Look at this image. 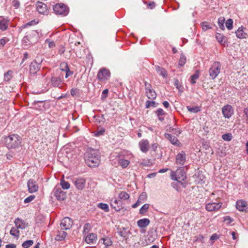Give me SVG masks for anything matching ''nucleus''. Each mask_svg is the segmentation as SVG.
<instances>
[{
	"label": "nucleus",
	"mask_w": 248,
	"mask_h": 248,
	"mask_svg": "<svg viewBox=\"0 0 248 248\" xmlns=\"http://www.w3.org/2000/svg\"><path fill=\"white\" fill-rule=\"evenodd\" d=\"M232 221L233 219L229 216H226L224 218V222H226L227 224H230Z\"/></svg>",
	"instance_id": "obj_55"
},
{
	"label": "nucleus",
	"mask_w": 248,
	"mask_h": 248,
	"mask_svg": "<svg viewBox=\"0 0 248 248\" xmlns=\"http://www.w3.org/2000/svg\"><path fill=\"white\" fill-rule=\"evenodd\" d=\"M14 222L17 229H24L27 226V224L24 220L18 217L15 220Z\"/></svg>",
	"instance_id": "obj_24"
},
{
	"label": "nucleus",
	"mask_w": 248,
	"mask_h": 248,
	"mask_svg": "<svg viewBox=\"0 0 248 248\" xmlns=\"http://www.w3.org/2000/svg\"><path fill=\"white\" fill-rule=\"evenodd\" d=\"M60 185L64 189H68L70 186V184L68 182L65 181L64 180L61 181Z\"/></svg>",
	"instance_id": "obj_48"
},
{
	"label": "nucleus",
	"mask_w": 248,
	"mask_h": 248,
	"mask_svg": "<svg viewBox=\"0 0 248 248\" xmlns=\"http://www.w3.org/2000/svg\"><path fill=\"white\" fill-rule=\"evenodd\" d=\"M16 245L15 244H10L6 245L5 248H16Z\"/></svg>",
	"instance_id": "obj_64"
},
{
	"label": "nucleus",
	"mask_w": 248,
	"mask_h": 248,
	"mask_svg": "<svg viewBox=\"0 0 248 248\" xmlns=\"http://www.w3.org/2000/svg\"><path fill=\"white\" fill-rule=\"evenodd\" d=\"M12 4L15 8L17 9L20 6V2L18 0H13Z\"/></svg>",
	"instance_id": "obj_56"
},
{
	"label": "nucleus",
	"mask_w": 248,
	"mask_h": 248,
	"mask_svg": "<svg viewBox=\"0 0 248 248\" xmlns=\"http://www.w3.org/2000/svg\"><path fill=\"white\" fill-rule=\"evenodd\" d=\"M120 201L119 199V200H117L116 199H114V201L113 203H112L111 204V206L115 209L116 211H120L121 209V206L118 205V204H120Z\"/></svg>",
	"instance_id": "obj_34"
},
{
	"label": "nucleus",
	"mask_w": 248,
	"mask_h": 248,
	"mask_svg": "<svg viewBox=\"0 0 248 248\" xmlns=\"http://www.w3.org/2000/svg\"><path fill=\"white\" fill-rule=\"evenodd\" d=\"M145 106L146 108H149L151 107H155V102L154 101H146L145 103Z\"/></svg>",
	"instance_id": "obj_51"
},
{
	"label": "nucleus",
	"mask_w": 248,
	"mask_h": 248,
	"mask_svg": "<svg viewBox=\"0 0 248 248\" xmlns=\"http://www.w3.org/2000/svg\"><path fill=\"white\" fill-rule=\"evenodd\" d=\"M246 30V29L243 26L239 27L237 30L235 32L236 37L241 39L246 38L248 36V34L245 31Z\"/></svg>",
	"instance_id": "obj_17"
},
{
	"label": "nucleus",
	"mask_w": 248,
	"mask_h": 248,
	"mask_svg": "<svg viewBox=\"0 0 248 248\" xmlns=\"http://www.w3.org/2000/svg\"><path fill=\"white\" fill-rule=\"evenodd\" d=\"M174 86L179 90L180 92H183L184 87L177 78H174Z\"/></svg>",
	"instance_id": "obj_36"
},
{
	"label": "nucleus",
	"mask_w": 248,
	"mask_h": 248,
	"mask_svg": "<svg viewBox=\"0 0 248 248\" xmlns=\"http://www.w3.org/2000/svg\"><path fill=\"white\" fill-rule=\"evenodd\" d=\"M104 132H105V130L104 129H102L99 131H97L96 132V133L95 134V135L96 136H99L103 135Z\"/></svg>",
	"instance_id": "obj_63"
},
{
	"label": "nucleus",
	"mask_w": 248,
	"mask_h": 248,
	"mask_svg": "<svg viewBox=\"0 0 248 248\" xmlns=\"http://www.w3.org/2000/svg\"><path fill=\"white\" fill-rule=\"evenodd\" d=\"M144 84L147 97L150 99H155L156 97V94L155 90L152 89L151 84L147 81L144 82Z\"/></svg>",
	"instance_id": "obj_6"
},
{
	"label": "nucleus",
	"mask_w": 248,
	"mask_h": 248,
	"mask_svg": "<svg viewBox=\"0 0 248 248\" xmlns=\"http://www.w3.org/2000/svg\"><path fill=\"white\" fill-rule=\"evenodd\" d=\"M155 69L157 73L160 75L162 76L163 78H166L168 76L167 70L158 65L155 66Z\"/></svg>",
	"instance_id": "obj_27"
},
{
	"label": "nucleus",
	"mask_w": 248,
	"mask_h": 248,
	"mask_svg": "<svg viewBox=\"0 0 248 248\" xmlns=\"http://www.w3.org/2000/svg\"><path fill=\"white\" fill-rule=\"evenodd\" d=\"M147 198V196L146 193L143 192L140 195L137 202H139V203L140 204L146 201Z\"/></svg>",
	"instance_id": "obj_41"
},
{
	"label": "nucleus",
	"mask_w": 248,
	"mask_h": 248,
	"mask_svg": "<svg viewBox=\"0 0 248 248\" xmlns=\"http://www.w3.org/2000/svg\"><path fill=\"white\" fill-rule=\"evenodd\" d=\"M37 22H36L35 21V20H33L30 22H29L28 23H27L25 25V27H27V26H31V25H35L37 24Z\"/></svg>",
	"instance_id": "obj_61"
},
{
	"label": "nucleus",
	"mask_w": 248,
	"mask_h": 248,
	"mask_svg": "<svg viewBox=\"0 0 248 248\" xmlns=\"http://www.w3.org/2000/svg\"><path fill=\"white\" fill-rule=\"evenodd\" d=\"M236 208L240 211H246L247 207V202L243 200H239L236 203Z\"/></svg>",
	"instance_id": "obj_20"
},
{
	"label": "nucleus",
	"mask_w": 248,
	"mask_h": 248,
	"mask_svg": "<svg viewBox=\"0 0 248 248\" xmlns=\"http://www.w3.org/2000/svg\"><path fill=\"white\" fill-rule=\"evenodd\" d=\"M100 156L98 151L90 149L85 155L86 164L90 167H97L100 162Z\"/></svg>",
	"instance_id": "obj_1"
},
{
	"label": "nucleus",
	"mask_w": 248,
	"mask_h": 248,
	"mask_svg": "<svg viewBox=\"0 0 248 248\" xmlns=\"http://www.w3.org/2000/svg\"><path fill=\"white\" fill-rule=\"evenodd\" d=\"M54 12L57 15H61L63 16H66L69 13L68 8L63 3H58L53 7Z\"/></svg>",
	"instance_id": "obj_5"
},
{
	"label": "nucleus",
	"mask_w": 248,
	"mask_h": 248,
	"mask_svg": "<svg viewBox=\"0 0 248 248\" xmlns=\"http://www.w3.org/2000/svg\"><path fill=\"white\" fill-rule=\"evenodd\" d=\"M155 113L157 115L158 119L160 121L162 122L164 120V117L163 116L165 115L166 113L164 112L163 109L161 108L157 109L155 111Z\"/></svg>",
	"instance_id": "obj_28"
},
{
	"label": "nucleus",
	"mask_w": 248,
	"mask_h": 248,
	"mask_svg": "<svg viewBox=\"0 0 248 248\" xmlns=\"http://www.w3.org/2000/svg\"><path fill=\"white\" fill-rule=\"evenodd\" d=\"M54 196L59 201H64L66 197V193L63 191L60 188H55L54 189Z\"/></svg>",
	"instance_id": "obj_13"
},
{
	"label": "nucleus",
	"mask_w": 248,
	"mask_h": 248,
	"mask_svg": "<svg viewBox=\"0 0 248 248\" xmlns=\"http://www.w3.org/2000/svg\"><path fill=\"white\" fill-rule=\"evenodd\" d=\"M67 233L64 231H59L57 232V234L55 237V240L56 241H62L64 240L67 235Z\"/></svg>",
	"instance_id": "obj_25"
},
{
	"label": "nucleus",
	"mask_w": 248,
	"mask_h": 248,
	"mask_svg": "<svg viewBox=\"0 0 248 248\" xmlns=\"http://www.w3.org/2000/svg\"><path fill=\"white\" fill-rule=\"evenodd\" d=\"M8 26L7 20L0 16V30L5 31L7 29Z\"/></svg>",
	"instance_id": "obj_29"
},
{
	"label": "nucleus",
	"mask_w": 248,
	"mask_h": 248,
	"mask_svg": "<svg viewBox=\"0 0 248 248\" xmlns=\"http://www.w3.org/2000/svg\"><path fill=\"white\" fill-rule=\"evenodd\" d=\"M97 207L106 212L109 210L108 205L106 203H99L97 204Z\"/></svg>",
	"instance_id": "obj_42"
},
{
	"label": "nucleus",
	"mask_w": 248,
	"mask_h": 248,
	"mask_svg": "<svg viewBox=\"0 0 248 248\" xmlns=\"http://www.w3.org/2000/svg\"><path fill=\"white\" fill-rule=\"evenodd\" d=\"M186 59L185 55L182 54L179 60V65L181 66H184L186 62Z\"/></svg>",
	"instance_id": "obj_47"
},
{
	"label": "nucleus",
	"mask_w": 248,
	"mask_h": 248,
	"mask_svg": "<svg viewBox=\"0 0 248 248\" xmlns=\"http://www.w3.org/2000/svg\"><path fill=\"white\" fill-rule=\"evenodd\" d=\"M33 244V241L31 240H26L22 244V247L24 248H28Z\"/></svg>",
	"instance_id": "obj_46"
},
{
	"label": "nucleus",
	"mask_w": 248,
	"mask_h": 248,
	"mask_svg": "<svg viewBox=\"0 0 248 248\" xmlns=\"http://www.w3.org/2000/svg\"><path fill=\"white\" fill-rule=\"evenodd\" d=\"M35 197V196L34 195H30V196L26 198L24 200V203L30 202H31L32 201H33Z\"/></svg>",
	"instance_id": "obj_54"
},
{
	"label": "nucleus",
	"mask_w": 248,
	"mask_h": 248,
	"mask_svg": "<svg viewBox=\"0 0 248 248\" xmlns=\"http://www.w3.org/2000/svg\"><path fill=\"white\" fill-rule=\"evenodd\" d=\"M186 160V155L184 151L178 153L176 156V163L180 165H184Z\"/></svg>",
	"instance_id": "obj_15"
},
{
	"label": "nucleus",
	"mask_w": 248,
	"mask_h": 248,
	"mask_svg": "<svg viewBox=\"0 0 248 248\" xmlns=\"http://www.w3.org/2000/svg\"><path fill=\"white\" fill-rule=\"evenodd\" d=\"M27 186L29 192L31 193L35 192L38 190V186L36 181L33 179L28 180Z\"/></svg>",
	"instance_id": "obj_14"
},
{
	"label": "nucleus",
	"mask_w": 248,
	"mask_h": 248,
	"mask_svg": "<svg viewBox=\"0 0 248 248\" xmlns=\"http://www.w3.org/2000/svg\"><path fill=\"white\" fill-rule=\"evenodd\" d=\"M202 30L203 31H206L207 30L212 28L211 25L207 22H202L201 24Z\"/></svg>",
	"instance_id": "obj_44"
},
{
	"label": "nucleus",
	"mask_w": 248,
	"mask_h": 248,
	"mask_svg": "<svg viewBox=\"0 0 248 248\" xmlns=\"http://www.w3.org/2000/svg\"><path fill=\"white\" fill-rule=\"evenodd\" d=\"M244 113L246 116L247 123H248V108H244Z\"/></svg>",
	"instance_id": "obj_62"
},
{
	"label": "nucleus",
	"mask_w": 248,
	"mask_h": 248,
	"mask_svg": "<svg viewBox=\"0 0 248 248\" xmlns=\"http://www.w3.org/2000/svg\"><path fill=\"white\" fill-rule=\"evenodd\" d=\"M36 32L34 31H31L27 32L26 35L23 38V41L29 44L34 43L33 37L36 36Z\"/></svg>",
	"instance_id": "obj_12"
},
{
	"label": "nucleus",
	"mask_w": 248,
	"mask_h": 248,
	"mask_svg": "<svg viewBox=\"0 0 248 248\" xmlns=\"http://www.w3.org/2000/svg\"><path fill=\"white\" fill-rule=\"evenodd\" d=\"M63 84L62 79L59 77L52 76L47 85L48 87L62 89Z\"/></svg>",
	"instance_id": "obj_4"
},
{
	"label": "nucleus",
	"mask_w": 248,
	"mask_h": 248,
	"mask_svg": "<svg viewBox=\"0 0 248 248\" xmlns=\"http://www.w3.org/2000/svg\"><path fill=\"white\" fill-rule=\"evenodd\" d=\"M222 113L225 118L229 119L233 114L232 107L230 105H226L222 108Z\"/></svg>",
	"instance_id": "obj_7"
},
{
	"label": "nucleus",
	"mask_w": 248,
	"mask_h": 248,
	"mask_svg": "<svg viewBox=\"0 0 248 248\" xmlns=\"http://www.w3.org/2000/svg\"><path fill=\"white\" fill-rule=\"evenodd\" d=\"M9 41V39L6 37H4L0 40V45L4 46L5 44Z\"/></svg>",
	"instance_id": "obj_57"
},
{
	"label": "nucleus",
	"mask_w": 248,
	"mask_h": 248,
	"mask_svg": "<svg viewBox=\"0 0 248 248\" xmlns=\"http://www.w3.org/2000/svg\"><path fill=\"white\" fill-rule=\"evenodd\" d=\"M139 147L141 151L146 153L149 149V142L147 140H142L139 143Z\"/></svg>",
	"instance_id": "obj_16"
},
{
	"label": "nucleus",
	"mask_w": 248,
	"mask_h": 248,
	"mask_svg": "<svg viewBox=\"0 0 248 248\" xmlns=\"http://www.w3.org/2000/svg\"><path fill=\"white\" fill-rule=\"evenodd\" d=\"M200 75V71L197 70L195 73L190 77V82L192 84L196 83V80L198 79Z\"/></svg>",
	"instance_id": "obj_32"
},
{
	"label": "nucleus",
	"mask_w": 248,
	"mask_h": 248,
	"mask_svg": "<svg viewBox=\"0 0 248 248\" xmlns=\"http://www.w3.org/2000/svg\"><path fill=\"white\" fill-rule=\"evenodd\" d=\"M72 220L68 217H65L61 221L60 224L61 229L62 230L70 229L72 226Z\"/></svg>",
	"instance_id": "obj_8"
},
{
	"label": "nucleus",
	"mask_w": 248,
	"mask_h": 248,
	"mask_svg": "<svg viewBox=\"0 0 248 248\" xmlns=\"http://www.w3.org/2000/svg\"><path fill=\"white\" fill-rule=\"evenodd\" d=\"M219 238V236L217 233L213 234L210 237V239L211 240H216Z\"/></svg>",
	"instance_id": "obj_58"
},
{
	"label": "nucleus",
	"mask_w": 248,
	"mask_h": 248,
	"mask_svg": "<svg viewBox=\"0 0 248 248\" xmlns=\"http://www.w3.org/2000/svg\"><path fill=\"white\" fill-rule=\"evenodd\" d=\"M224 23H225V18L224 17H220L218 19V25L219 27V28L222 30H225V27H224Z\"/></svg>",
	"instance_id": "obj_38"
},
{
	"label": "nucleus",
	"mask_w": 248,
	"mask_h": 248,
	"mask_svg": "<svg viewBox=\"0 0 248 248\" xmlns=\"http://www.w3.org/2000/svg\"><path fill=\"white\" fill-rule=\"evenodd\" d=\"M216 39L218 42L221 45H225L227 41L226 37L223 34L218 33L216 34Z\"/></svg>",
	"instance_id": "obj_31"
},
{
	"label": "nucleus",
	"mask_w": 248,
	"mask_h": 248,
	"mask_svg": "<svg viewBox=\"0 0 248 248\" xmlns=\"http://www.w3.org/2000/svg\"><path fill=\"white\" fill-rule=\"evenodd\" d=\"M64 66V69H62V71H64L66 72L65 78H67L73 74V72L70 71V69L66 63H62L61 65V67Z\"/></svg>",
	"instance_id": "obj_30"
},
{
	"label": "nucleus",
	"mask_w": 248,
	"mask_h": 248,
	"mask_svg": "<svg viewBox=\"0 0 248 248\" xmlns=\"http://www.w3.org/2000/svg\"><path fill=\"white\" fill-rule=\"evenodd\" d=\"M150 221L148 218H142L139 220L137 225L140 228H145L150 224Z\"/></svg>",
	"instance_id": "obj_26"
},
{
	"label": "nucleus",
	"mask_w": 248,
	"mask_h": 248,
	"mask_svg": "<svg viewBox=\"0 0 248 248\" xmlns=\"http://www.w3.org/2000/svg\"><path fill=\"white\" fill-rule=\"evenodd\" d=\"M91 229V225L89 223H86L84 226L83 233L85 235L88 233Z\"/></svg>",
	"instance_id": "obj_52"
},
{
	"label": "nucleus",
	"mask_w": 248,
	"mask_h": 248,
	"mask_svg": "<svg viewBox=\"0 0 248 248\" xmlns=\"http://www.w3.org/2000/svg\"><path fill=\"white\" fill-rule=\"evenodd\" d=\"M165 137L166 139L168 140L171 142V143H172L173 145H179L180 144V142L178 139L176 137L172 136L170 134H165Z\"/></svg>",
	"instance_id": "obj_23"
},
{
	"label": "nucleus",
	"mask_w": 248,
	"mask_h": 248,
	"mask_svg": "<svg viewBox=\"0 0 248 248\" xmlns=\"http://www.w3.org/2000/svg\"><path fill=\"white\" fill-rule=\"evenodd\" d=\"M22 138L17 134H13L3 137V142L8 149H16L21 146Z\"/></svg>",
	"instance_id": "obj_2"
},
{
	"label": "nucleus",
	"mask_w": 248,
	"mask_h": 248,
	"mask_svg": "<svg viewBox=\"0 0 248 248\" xmlns=\"http://www.w3.org/2000/svg\"><path fill=\"white\" fill-rule=\"evenodd\" d=\"M233 20L231 18L227 19L225 22V26L228 30H231L233 28Z\"/></svg>",
	"instance_id": "obj_43"
},
{
	"label": "nucleus",
	"mask_w": 248,
	"mask_h": 248,
	"mask_svg": "<svg viewBox=\"0 0 248 248\" xmlns=\"http://www.w3.org/2000/svg\"><path fill=\"white\" fill-rule=\"evenodd\" d=\"M86 183V180L81 178L76 179L75 181V185L79 190H82L84 187Z\"/></svg>",
	"instance_id": "obj_22"
},
{
	"label": "nucleus",
	"mask_w": 248,
	"mask_h": 248,
	"mask_svg": "<svg viewBox=\"0 0 248 248\" xmlns=\"http://www.w3.org/2000/svg\"><path fill=\"white\" fill-rule=\"evenodd\" d=\"M110 74L108 70L106 69H100L97 74V78L99 80H107L110 77Z\"/></svg>",
	"instance_id": "obj_9"
},
{
	"label": "nucleus",
	"mask_w": 248,
	"mask_h": 248,
	"mask_svg": "<svg viewBox=\"0 0 248 248\" xmlns=\"http://www.w3.org/2000/svg\"><path fill=\"white\" fill-rule=\"evenodd\" d=\"M18 229H17L16 227V228L12 227L11 230L10 231V234L11 235L15 236L18 238L19 236V233H20Z\"/></svg>",
	"instance_id": "obj_35"
},
{
	"label": "nucleus",
	"mask_w": 248,
	"mask_h": 248,
	"mask_svg": "<svg viewBox=\"0 0 248 248\" xmlns=\"http://www.w3.org/2000/svg\"><path fill=\"white\" fill-rule=\"evenodd\" d=\"M222 138L225 141H229L232 139V135L230 133H227L222 135Z\"/></svg>",
	"instance_id": "obj_50"
},
{
	"label": "nucleus",
	"mask_w": 248,
	"mask_h": 248,
	"mask_svg": "<svg viewBox=\"0 0 248 248\" xmlns=\"http://www.w3.org/2000/svg\"><path fill=\"white\" fill-rule=\"evenodd\" d=\"M36 9L41 14L47 15L48 13L47 6L44 3L41 1H37L36 4Z\"/></svg>",
	"instance_id": "obj_11"
},
{
	"label": "nucleus",
	"mask_w": 248,
	"mask_h": 248,
	"mask_svg": "<svg viewBox=\"0 0 248 248\" xmlns=\"http://www.w3.org/2000/svg\"><path fill=\"white\" fill-rule=\"evenodd\" d=\"M221 64L219 62H214L210 67L208 72L210 78L214 80L220 73Z\"/></svg>",
	"instance_id": "obj_3"
},
{
	"label": "nucleus",
	"mask_w": 248,
	"mask_h": 248,
	"mask_svg": "<svg viewBox=\"0 0 248 248\" xmlns=\"http://www.w3.org/2000/svg\"><path fill=\"white\" fill-rule=\"evenodd\" d=\"M65 51V48L64 46H61L60 47V48L59 49L58 53L59 54L62 55V54H63Z\"/></svg>",
	"instance_id": "obj_59"
},
{
	"label": "nucleus",
	"mask_w": 248,
	"mask_h": 248,
	"mask_svg": "<svg viewBox=\"0 0 248 248\" xmlns=\"http://www.w3.org/2000/svg\"><path fill=\"white\" fill-rule=\"evenodd\" d=\"M118 163L123 168H125L129 165L130 161L128 160L121 159Z\"/></svg>",
	"instance_id": "obj_39"
},
{
	"label": "nucleus",
	"mask_w": 248,
	"mask_h": 248,
	"mask_svg": "<svg viewBox=\"0 0 248 248\" xmlns=\"http://www.w3.org/2000/svg\"><path fill=\"white\" fill-rule=\"evenodd\" d=\"M40 63L36 62V61H33L31 62L30 67V72L31 74H36L40 68Z\"/></svg>",
	"instance_id": "obj_19"
},
{
	"label": "nucleus",
	"mask_w": 248,
	"mask_h": 248,
	"mask_svg": "<svg viewBox=\"0 0 248 248\" xmlns=\"http://www.w3.org/2000/svg\"><path fill=\"white\" fill-rule=\"evenodd\" d=\"M155 3L154 2V1H151V2H150L147 6L149 8L151 9H153L154 8H155Z\"/></svg>",
	"instance_id": "obj_60"
},
{
	"label": "nucleus",
	"mask_w": 248,
	"mask_h": 248,
	"mask_svg": "<svg viewBox=\"0 0 248 248\" xmlns=\"http://www.w3.org/2000/svg\"><path fill=\"white\" fill-rule=\"evenodd\" d=\"M129 197V195L125 191L121 192L118 195V199L122 201L128 200Z\"/></svg>",
	"instance_id": "obj_33"
},
{
	"label": "nucleus",
	"mask_w": 248,
	"mask_h": 248,
	"mask_svg": "<svg viewBox=\"0 0 248 248\" xmlns=\"http://www.w3.org/2000/svg\"><path fill=\"white\" fill-rule=\"evenodd\" d=\"M45 43L48 44L49 48H52L55 46V44L54 42L51 41L49 39H47L45 41Z\"/></svg>",
	"instance_id": "obj_53"
},
{
	"label": "nucleus",
	"mask_w": 248,
	"mask_h": 248,
	"mask_svg": "<svg viewBox=\"0 0 248 248\" xmlns=\"http://www.w3.org/2000/svg\"><path fill=\"white\" fill-rule=\"evenodd\" d=\"M149 207V204H144L140 210V214L141 215L145 214L148 211Z\"/></svg>",
	"instance_id": "obj_45"
},
{
	"label": "nucleus",
	"mask_w": 248,
	"mask_h": 248,
	"mask_svg": "<svg viewBox=\"0 0 248 248\" xmlns=\"http://www.w3.org/2000/svg\"><path fill=\"white\" fill-rule=\"evenodd\" d=\"M97 240V235L93 233H90L85 239V242L89 244H93L96 243Z\"/></svg>",
	"instance_id": "obj_21"
},
{
	"label": "nucleus",
	"mask_w": 248,
	"mask_h": 248,
	"mask_svg": "<svg viewBox=\"0 0 248 248\" xmlns=\"http://www.w3.org/2000/svg\"><path fill=\"white\" fill-rule=\"evenodd\" d=\"M101 241H103V243L106 247L110 246L112 244V242L111 239L108 237L102 238Z\"/></svg>",
	"instance_id": "obj_37"
},
{
	"label": "nucleus",
	"mask_w": 248,
	"mask_h": 248,
	"mask_svg": "<svg viewBox=\"0 0 248 248\" xmlns=\"http://www.w3.org/2000/svg\"><path fill=\"white\" fill-rule=\"evenodd\" d=\"M222 205V203L219 202L217 203L211 202L208 203L205 205V209L209 212L215 211L219 209Z\"/></svg>",
	"instance_id": "obj_10"
},
{
	"label": "nucleus",
	"mask_w": 248,
	"mask_h": 248,
	"mask_svg": "<svg viewBox=\"0 0 248 248\" xmlns=\"http://www.w3.org/2000/svg\"><path fill=\"white\" fill-rule=\"evenodd\" d=\"M13 72L11 70H8L4 75V81H9L12 78Z\"/></svg>",
	"instance_id": "obj_40"
},
{
	"label": "nucleus",
	"mask_w": 248,
	"mask_h": 248,
	"mask_svg": "<svg viewBox=\"0 0 248 248\" xmlns=\"http://www.w3.org/2000/svg\"><path fill=\"white\" fill-rule=\"evenodd\" d=\"M179 171L182 172V173L184 174V169L183 168H181L178 169L176 171H171L170 173L171 179L173 180L179 181L181 180V177L179 175Z\"/></svg>",
	"instance_id": "obj_18"
},
{
	"label": "nucleus",
	"mask_w": 248,
	"mask_h": 248,
	"mask_svg": "<svg viewBox=\"0 0 248 248\" xmlns=\"http://www.w3.org/2000/svg\"><path fill=\"white\" fill-rule=\"evenodd\" d=\"M186 108L190 112L197 113L201 110L200 108L199 107H191L190 106H187Z\"/></svg>",
	"instance_id": "obj_49"
}]
</instances>
